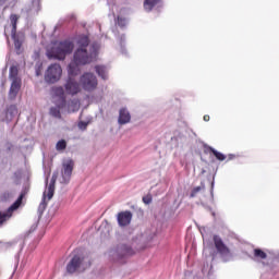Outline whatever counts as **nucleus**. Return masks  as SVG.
<instances>
[{"instance_id":"1","label":"nucleus","mask_w":279,"mask_h":279,"mask_svg":"<svg viewBox=\"0 0 279 279\" xmlns=\"http://www.w3.org/2000/svg\"><path fill=\"white\" fill-rule=\"evenodd\" d=\"M73 49H75V44L70 39H64L57 41L54 46L47 51V56L49 60H66V57L73 53Z\"/></svg>"},{"instance_id":"2","label":"nucleus","mask_w":279,"mask_h":279,"mask_svg":"<svg viewBox=\"0 0 279 279\" xmlns=\"http://www.w3.org/2000/svg\"><path fill=\"white\" fill-rule=\"evenodd\" d=\"M93 62V53H88V49L77 48L74 51L73 60L69 64V74L77 75L80 73V66H86Z\"/></svg>"},{"instance_id":"3","label":"nucleus","mask_w":279,"mask_h":279,"mask_svg":"<svg viewBox=\"0 0 279 279\" xmlns=\"http://www.w3.org/2000/svg\"><path fill=\"white\" fill-rule=\"evenodd\" d=\"M90 267V262L86 263L82 255H74L66 265L68 274H76V271H86Z\"/></svg>"},{"instance_id":"4","label":"nucleus","mask_w":279,"mask_h":279,"mask_svg":"<svg viewBox=\"0 0 279 279\" xmlns=\"http://www.w3.org/2000/svg\"><path fill=\"white\" fill-rule=\"evenodd\" d=\"M80 84L82 88L85 89L87 93H93V90L97 89L99 83L95 74L90 72H85L80 78Z\"/></svg>"},{"instance_id":"5","label":"nucleus","mask_w":279,"mask_h":279,"mask_svg":"<svg viewBox=\"0 0 279 279\" xmlns=\"http://www.w3.org/2000/svg\"><path fill=\"white\" fill-rule=\"evenodd\" d=\"M60 77H62V66L58 63L50 64L45 73V81L48 84H56L60 82Z\"/></svg>"},{"instance_id":"6","label":"nucleus","mask_w":279,"mask_h":279,"mask_svg":"<svg viewBox=\"0 0 279 279\" xmlns=\"http://www.w3.org/2000/svg\"><path fill=\"white\" fill-rule=\"evenodd\" d=\"M57 180H58V172H53L50 183L47 187V191H45L43 194V201L39 205V208H41V210H45V208H47V201L50 202V199H53V195L56 193Z\"/></svg>"},{"instance_id":"7","label":"nucleus","mask_w":279,"mask_h":279,"mask_svg":"<svg viewBox=\"0 0 279 279\" xmlns=\"http://www.w3.org/2000/svg\"><path fill=\"white\" fill-rule=\"evenodd\" d=\"M25 198V192H22L17 199L7 209L5 213L0 211V226L4 225L8 219L12 217L14 210H19L21 205L23 204V199Z\"/></svg>"},{"instance_id":"8","label":"nucleus","mask_w":279,"mask_h":279,"mask_svg":"<svg viewBox=\"0 0 279 279\" xmlns=\"http://www.w3.org/2000/svg\"><path fill=\"white\" fill-rule=\"evenodd\" d=\"M214 245L218 254L221 256L223 263H228V260L232 258V253L230 252V248L226 246V243H223V240H221L220 236L214 235Z\"/></svg>"},{"instance_id":"9","label":"nucleus","mask_w":279,"mask_h":279,"mask_svg":"<svg viewBox=\"0 0 279 279\" xmlns=\"http://www.w3.org/2000/svg\"><path fill=\"white\" fill-rule=\"evenodd\" d=\"M65 93L66 95H77L78 93H82V87L77 83V81L73 77H69L68 81L64 84Z\"/></svg>"},{"instance_id":"10","label":"nucleus","mask_w":279,"mask_h":279,"mask_svg":"<svg viewBox=\"0 0 279 279\" xmlns=\"http://www.w3.org/2000/svg\"><path fill=\"white\" fill-rule=\"evenodd\" d=\"M74 166L75 163L73 162V159H69L63 163L62 181H61L62 184H68V182L71 180Z\"/></svg>"},{"instance_id":"11","label":"nucleus","mask_w":279,"mask_h":279,"mask_svg":"<svg viewBox=\"0 0 279 279\" xmlns=\"http://www.w3.org/2000/svg\"><path fill=\"white\" fill-rule=\"evenodd\" d=\"M118 223L121 228H125V226H130L132 223V211H121L118 214Z\"/></svg>"},{"instance_id":"12","label":"nucleus","mask_w":279,"mask_h":279,"mask_svg":"<svg viewBox=\"0 0 279 279\" xmlns=\"http://www.w3.org/2000/svg\"><path fill=\"white\" fill-rule=\"evenodd\" d=\"M22 82L21 81H12L11 87L9 90V99H16V95L21 90Z\"/></svg>"},{"instance_id":"13","label":"nucleus","mask_w":279,"mask_h":279,"mask_svg":"<svg viewBox=\"0 0 279 279\" xmlns=\"http://www.w3.org/2000/svg\"><path fill=\"white\" fill-rule=\"evenodd\" d=\"M118 121L120 125H125V123H130V121H132V116L130 114V111H128V109L125 108L120 109Z\"/></svg>"},{"instance_id":"14","label":"nucleus","mask_w":279,"mask_h":279,"mask_svg":"<svg viewBox=\"0 0 279 279\" xmlns=\"http://www.w3.org/2000/svg\"><path fill=\"white\" fill-rule=\"evenodd\" d=\"M201 234L203 236V243H204L203 254L205 255V258H208V252H210V240H208V234L206 233L205 228L201 230Z\"/></svg>"},{"instance_id":"15","label":"nucleus","mask_w":279,"mask_h":279,"mask_svg":"<svg viewBox=\"0 0 279 279\" xmlns=\"http://www.w3.org/2000/svg\"><path fill=\"white\" fill-rule=\"evenodd\" d=\"M118 254L119 258H128V256H134V250L123 244L118 248Z\"/></svg>"},{"instance_id":"16","label":"nucleus","mask_w":279,"mask_h":279,"mask_svg":"<svg viewBox=\"0 0 279 279\" xmlns=\"http://www.w3.org/2000/svg\"><path fill=\"white\" fill-rule=\"evenodd\" d=\"M16 114H19V109L16 108L15 105H11L7 108V121H12V119H14V117H16Z\"/></svg>"},{"instance_id":"17","label":"nucleus","mask_w":279,"mask_h":279,"mask_svg":"<svg viewBox=\"0 0 279 279\" xmlns=\"http://www.w3.org/2000/svg\"><path fill=\"white\" fill-rule=\"evenodd\" d=\"M95 71L101 80H108V70L104 65H96Z\"/></svg>"},{"instance_id":"18","label":"nucleus","mask_w":279,"mask_h":279,"mask_svg":"<svg viewBox=\"0 0 279 279\" xmlns=\"http://www.w3.org/2000/svg\"><path fill=\"white\" fill-rule=\"evenodd\" d=\"M9 78L11 80V82L21 81V77H19V68L16 65H12L10 68Z\"/></svg>"},{"instance_id":"19","label":"nucleus","mask_w":279,"mask_h":279,"mask_svg":"<svg viewBox=\"0 0 279 279\" xmlns=\"http://www.w3.org/2000/svg\"><path fill=\"white\" fill-rule=\"evenodd\" d=\"M267 258V253L260 248H255L253 251V260H265Z\"/></svg>"},{"instance_id":"20","label":"nucleus","mask_w":279,"mask_h":279,"mask_svg":"<svg viewBox=\"0 0 279 279\" xmlns=\"http://www.w3.org/2000/svg\"><path fill=\"white\" fill-rule=\"evenodd\" d=\"M78 49H86L90 45L88 36H81L77 40Z\"/></svg>"},{"instance_id":"21","label":"nucleus","mask_w":279,"mask_h":279,"mask_svg":"<svg viewBox=\"0 0 279 279\" xmlns=\"http://www.w3.org/2000/svg\"><path fill=\"white\" fill-rule=\"evenodd\" d=\"M158 3H160V0H145L144 9L147 10V12H151V10H154Z\"/></svg>"},{"instance_id":"22","label":"nucleus","mask_w":279,"mask_h":279,"mask_svg":"<svg viewBox=\"0 0 279 279\" xmlns=\"http://www.w3.org/2000/svg\"><path fill=\"white\" fill-rule=\"evenodd\" d=\"M61 108H64L63 104L61 106L50 108L51 117H54V119H62V113L60 112Z\"/></svg>"},{"instance_id":"23","label":"nucleus","mask_w":279,"mask_h":279,"mask_svg":"<svg viewBox=\"0 0 279 279\" xmlns=\"http://www.w3.org/2000/svg\"><path fill=\"white\" fill-rule=\"evenodd\" d=\"M204 191H206V185H204V183H201L199 186H196L192 190L190 197H197V195H199V193H204Z\"/></svg>"},{"instance_id":"24","label":"nucleus","mask_w":279,"mask_h":279,"mask_svg":"<svg viewBox=\"0 0 279 279\" xmlns=\"http://www.w3.org/2000/svg\"><path fill=\"white\" fill-rule=\"evenodd\" d=\"M54 95L62 99L63 106H66V99L64 98V88L62 86L54 88Z\"/></svg>"},{"instance_id":"25","label":"nucleus","mask_w":279,"mask_h":279,"mask_svg":"<svg viewBox=\"0 0 279 279\" xmlns=\"http://www.w3.org/2000/svg\"><path fill=\"white\" fill-rule=\"evenodd\" d=\"M19 15L16 14H11L10 16V21H11V25H12V34H16V25L19 23Z\"/></svg>"},{"instance_id":"26","label":"nucleus","mask_w":279,"mask_h":279,"mask_svg":"<svg viewBox=\"0 0 279 279\" xmlns=\"http://www.w3.org/2000/svg\"><path fill=\"white\" fill-rule=\"evenodd\" d=\"M57 151H64L66 149V141L60 140L56 145Z\"/></svg>"},{"instance_id":"27","label":"nucleus","mask_w":279,"mask_h":279,"mask_svg":"<svg viewBox=\"0 0 279 279\" xmlns=\"http://www.w3.org/2000/svg\"><path fill=\"white\" fill-rule=\"evenodd\" d=\"M211 154L217 158V160L223 161L226 160V155L220 151H217L215 148H210Z\"/></svg>"},{"instance_id":"28","label":"nucleus","mask_w":279,"mask_h":279,"mask_svg":"<svg viewBox=\"0 0 279 279\" xmlns=\"http://www.w3.org/2000/svg\"><path fill=\"white\" fill-rule=\"evenodd\" d=\"M12 199V193L4 192L0 195V202H10Z\"/></svg>"},{"instance_id":"29","label":"nucleus","mask_w":279,"mask_h":279,"mask_svg":"<svg viewBox=\"0 0 279 279\" xmlns=\"http://www.w3.org/2000/svg\"><path fill=\"white\" fill-rule=\"evenodd\" d=\"M14 47L19 54L23 53V50H22L23 43H21V40L14 39Z\"/></svg>"},{"instance_id":"30","label":"nucleus","mask_w":279,"mask_h":279,"mask_svg":"<svg viewBox=\"0 0 279 279\" xmlns=\"http://www.w3.org/2000/svg\"><path fill=\"white\" fill-rule=\"evenodd\" d=\"M70 108H73L72 112L80 110V100H72L70 104Z\"/></svg>"},{"instance_id":"31","label":"nucleus","mask_w":279,"mask_h":279,"mask_svg":"<svg viewBox=\"0 0 279 279\" xmlns=\"http://www.w3.org/2000/svg\"><path fill=\"white\" fill-rule=\"evenodd\" d=\"M202 271L204 276H210V267L208 266V264L204 265Z\"/></svg>"},{"instance_id":"32","label":"nucleus","mask_w":279,"mask_h":279,"mask_svg":"<svg viewBox=\"0 0 279 279\" xmlns=\"http://www.w3.org/2000/svg\"><path fill=\"white\" fill-rule=\"evenodd\" d=\"M143 202H144V204H149L151 202V195L148 194V195L144 196Z\"/></svg>"},{"instance_id":"33","label":"nucleus","mask_w":279,"mask_h":279,"mask_svg":"<svg viewBox=\"0 0 279 279\" xmlns=\"http://www.w3.org/2000/svg\"><path fill=\"white\" fill-rule=\"evenodd\" d=\"M78 128H80L81 130H86V123L80 122V123H78Z\"/></svg>"},{"instance_id":"34","label":"nucleus","mask_w":279,"mask_h":279,"mask_svg":"<svg viewBox=\"0 0 279 279\" xmlns=\"http://www.w3.org/2000/svg\"><path fill=\"white\" fill-rule=\"evenodd\" d=\"M204 121L206 122L210 121V116H204Z\"/></svg>"},{"instance_id":"35","label":"nucleus","mask_w":279,"mask_h":279,"mask_svg":"<svg viewBox=\"0 0 279 279\" xmlns=\"http://www.w3.org/2000/svg\"><path fill=\"white\" fill-rule=\"evenodd\" d=\"M8 0H0V5H4Z\"/></svg>"},{"instance_id":"36","label":"nucleus","mask_w":279,"mask_h":279,"mask_svg":"<svg viewBox=\"0 0 279 279\" xmlns=\"http://www.w3.org/2000/svg\"><path fill=\"white\" fill-rule=\"evenodd\" d=\"M232 158H234V155L230 154L229 155V160H232Z\"/></svg>"},{"instance_id":"37","label":"nucleus","mask_w":279,"mask_h":279,"mask_svg":"<svg viewBox=\"0 0 279 279\" xmlns=\"http://www.w3.org/2000/svg\"><path fill=\"white\" fill-rule=\"evenodd\" d=\"M215 186V182H211V189Z\"/></svg>"},{"instance_id":"38","label":"nucleus","mask_w":279,"mask_h":279,"mask_svg":"<svg viewBox=\"0 0 279 279\" xmlns=\"http://www.w3.org/2000/svg\"><path fill=\"white\" fill-rule=\"evenodd\" d=\"M213 216L215 217V213H213Z\"/></svg>"}]
</instances>
